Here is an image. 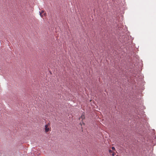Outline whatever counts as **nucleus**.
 Returning <instances> with one entry per match:
<instances>
[{
  "label": "nucleus",
  "mask_w": 156,
  "mask_h": 156,
  "mask_svg": "<svg viewBox=\"0 0 156 156\" xmlns=\"http://www.w3.org/2000/svg\"><path fill=\"white\" fill-rule=\"evenodd\" d=\"M115 155V152H112V156H114Z\"/></svg>",
  "instance_id": "423d86ee"
},
{
  "label": "nucleus",
  "mask_w": 156,
  "mask_h": 156,
  "mask_svg": "<svg viewBox=\"0 0 156 156\" xmlns=\"http://www.w3.org/2000/svg\"><path fill=\"white\" fill-rule=\"evenodd\" d=\"M112 150H115V148L114 147H112Z\"/></svg>",
  "instance_id": "20e7f679"
},
{
  "label": "nucleus",
  "mask_w": 156,
  "mask_h": 156,
  "mask_svg": "<svg viewBox=\"0 0 156 156\" xmlns=\"http://www.w3.org/2000/svg\"><path fill=\"white\" fill-rule=\"evenodd\" d=\"M46 16V13H44L43 14V16Z\"/></svg>",
  "instance_id": "0eeeda50"
},
{
  "label": "nucleus",
  "mask_w": 156,
  "mask_h": 156,
  "mask_svg": "<svg viewBox=\"0 0 156 156\" xmlns=\"http://www.w3.org/2000/svg\"><path fill=\"white\" fill-rule=\"evenodd\" d=\"M109 153H112L113 152L111 150H109Z\"/></svg>",
  "instance_id": "39448f33"
},
{
  "label": "nucleus",
  "mask_w": 156,
  "mask_h": 156,
  "mask_svg": "<svg viewBox=\"0 0 156 156\" xmlns=\"http://www.w3.org/2000/svg\"><path fill=\"white\" fill-rule=\"evenodd\" d=\"M44 11L42 10L41 11V12L40 13V15L41 17H42L43 16V15H42V13H44Z\"/></svg>",
  "instance_id": "7ed1b4c3"
},
{
  "label": "nucleus",
  "mask_w": 156,
  "mask_h": 156,
  "mask_svg": "<svg viewBox=\"0 0 156 156\" xmlns=\"http://www.w3.org/2000/svg\"><path fill=\"white\" fill-rule=\"evenodd\" d=\"M44 130L45 133H47L51 130L50 124V123H48L45 125Z\"/></svg>",
  "instance_id": "f257e3e1"
},
{
  "label": "nucleus",
  "mask_w": 156,
  "mask_h": 156,
  "mask_svg": "<svg viewBox=\"0 0 156 156\" xmlns=\"http://www.w3.org/2000/svg\"><path fill=\"white\" fill-rule=\"evenodd\" d=\"M84 118H85L84 115L83 114H82L81 115V116L80 118L79 119L80 120L81 119L82 120L83 119H84Z\"/></svg>",
  "instance_id": "f03ea898"
}]
</instances>
